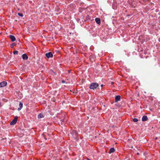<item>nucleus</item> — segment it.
<instances>
[{
  "label": "nucleus",
  "instance_id": "1",
  "mask_svg": "<svg viewBox=\"0 0 160 160\" xmlns=\"http://www.w3.org/2000/svg\"><path fill=\"white\" fill-rule=\"evenodd\" d=\"M98 86V84L97 83H93L89 86L91 89H94L96 88Z\"/></svg>",
  "mask_w": 160,
  "mask_h": 160
},
{
  "label": "nucleus",
  "instance_id": "2",
  "mask_svg": "<svg viewBox=\"0 0 160 160\" xmlns=\"http://www.w3.org/2000/svg\"><path fill=\"white\" fill-rule=\"evenodd\" d=\"M71 133L72 136L74 138H76L77 137L78 133L76 131L72 130Z\"/></svg>",
  "mask_w": 160,
  "mask_h": 160
},
{
  "label": "nucleus",
  "instance_id": "3",
  "mask_svg": "<svg viewBox=\"0 0 160 160\" xmlns=\"http://www.w3.org/2000/svg\"><path fill=\"white\" fill-rule=\"evenodd\" d=\"M18 119V117H15L14 119L11 122V125H14L17 122Z\"/></svg>",
  "mask_w": 160,
  "mask_h": 160
},
{
  "label": "nucleus",
  "instance_id": "4",
  "mask_svg": "<svg viewBox=\"0 0 160 160\" xmlns=\"http://www.w3.org/2000/svg\"><path fill=\"white\" fill-rule=\"evenodd\" d=\"M46 56L47 58H50L52 57L53 55L52 52H50L48 53H46Z\"/></svg>",
  "mask_w": 160,
  "mask_h": 160
},
{
  "label": "nucleus",
  "instance_id": "5",
  "mask_svg": "<svg viewBox=\"0 0 160 160\" xmlns=\"http://www.w3.org/2000/svg\"><path fill=\"white\" fill-rule=\"evenodd\" d=\"M7 83L6 82H3L0 83V87H2L7 85Z\"/></svg>",
  "mask_w": 160,
  "mask_h": 160
},
{
  "label": "nucleus",
  "instance_id": "6",
  "mask_svg": "<svg viewBox=\"0 0 160 160\" xmlns=\"http://www.w3.org/2000/svg\"><path fill=\"white\" fill-rule=\"evenodd\" d=\"M121 97L119 95L117 96L115 98V101L116 102H117L120 101Z\"/></svg>",
  "mask_w": 160,
  "mask_h": 160
},
{
  "label": "nucleus",
  "instance_id": "7",
  "mask_svg": "<svg viewBox=\"0 0 160 160\" xmlns=\"http://www.w3.org/2000/svg\"><path fill=\"white\" fill-rule=\"evenodd\" d=\"M9 37L12 42H14L16 40L15 37L13 35H10L9 36Z\"/></svg>",
  "mask_w": 160,
  "mask_h": 160
},
{
  "label": "nucleus",
  "instance_id": "8",
  "mask_svg": "<svg viewBox=\"0 0 160 160\" xmlns=\"http://www.w3.org/2000/svg\"><path fill=\"white\" fill-rule=\"evenodd\" d=\"M148 117L146 115L143 116L142 118V121H145L148 120Z\"/></svg>",
  "mask_w": 160,
  "mask_h": 160
},
{
  "label": "nucleus",
  "instance_id": "9",
  "mask_svg": "<svg viewBox=\"0 0 160 160\" xmlns=\"http://www.w3.org/2000/svg\"><path fill=\"white\" fill-rule=\"evenodd\" d=\"M96 22L98 24H100L101 23L100 19L98 18H96L95 19Z\"/></svg>",
  "mask_w": 160,
  "mask_h": 160
},
{
  "label": "nucleus",
  "instance_id": "10",
  "mask_svg": "<svg viewBox=\"0 0 160 160\" xmlns=\"http://www.w3.org/2000/svg\"><path fill=\"white\" fill-rule=\"evenodd\" d=\"M22 58L23 59L27 60L28 59V57L27 55L26 54H23L22 55Z\"/></svg>",
  "mask_w": 160,
  "mask_h": 160
},
{
  "label": "nucleus",
  "instance_id": "11",
  "mask_svg": "<svg viewBox=\"0 0 160 160\" xmlns=\"http://www.w3.org/2000/svg\"><path fill=\"white\" fill-rule=\"evenodd\" d=\"M22 106H23L22 103L21 102H20L19 104V106L20 108H18V111H20V110H21V108L22 107Z\"/></svg>",
  "mask_w": 160,
  "mask_h": 160
},
{
  "label": "nucleus",
  "instance_id": "12",
  "mask_svg": "<svg viewBox=\"0 0 160 160\" xmlns=\"http://www.w3.org/2000/svg\"><path fill=\"white\" fill-rule=\"evenodd\" d=\"M115 151V149L113 148H112L109 150L110 153L113 152Z\"/></svg>",
  "mask_w": 160,
  "mask_h": 160
},
{
  "label": "nucleus",
  "instance_id": "13",
  "mask_svg": "<svg viewBox=\"0 0 160 160\" xmlns=\"http://www.w3.org/2000/svg\"><path fill=\"white\" fill-rule=\"evenodd\" d=\"M38 118H41L43 117V116L42 114L40 113L38 115Z\"/></svg>",
  "mask_w": 160,
  "mask_h": 160
},
{
  "label": "nucleus",
  "instance_id": "14",
  "mask_svg": "<svg viewBox=\"0 0 160 160\" xmlns=\"http://www.w3.org/2000/svg\"><path fill=\"white\" fill-rule=\"evenodd\" d=\"M133 121L134 122H137L138 121V120L137 118H134L133 119Z\"/></svg>",
  "mask_w": 160,
  "mask_h": 160
},
{
  "label": "nucleus",
  "instance_id": "15",
  "mask_svg": "<svg viewBox=\"0 0 160 160\" xmlns=\"http://www.w3.org/2000/svg\"><path fill=\"white\" fill-rule=\"evenodd\" d=\"M16 45V44L15 43H13L11 45V48H13V47Z\"/></svg>",
  "mask_w": 160,
  "mask_h": 160
},
{
  "label": "nucleus",
  "instance_id": "16",
  "mask_svg": "<svg viewBox=\"0 0 160 160\" xmlns=\"http://www.w3.org/2000/svg\"><path fill=\"white\" fill-rule=\"evenodd\" d=\"M18 14L19 16L20 17H22L23 16V14L22 13H18Z\"/></svg>",
  "mask_w": 160,
  "mask_h": 160
},
{
  "label": "nucleus",
  "instance_id": "17",
  "mask_svg": "<svg viewBox=\"0 0 160 160\" xmlns=\"http://www.w3.org/2000/svg\"><path fill=\"white\" fill-rule=\"evenodd\" d=\"M13 53L14 54H18V51H15L13 52Z\"/></svg>",
  "mask_w": 160,
  "mask_h": 160
},
{
  "label": "nucleus",
  "instance_id": "18",
  "mask_svg": "<svg viewBox=\"0 0 160 160\" xmlns=\"http://www.w3.org/2000/svg\"><path fill=\"white\" fill-rule=\"evenodd\" d=\"M62 82L63 83H64L65 82V81L64 80H62Z\"/></svg>",
  "mask_w": 160,
  "mask_h": 160
},
{
  "label": "nucleus",
  "instance_id": "19",
  "mask_svg": "<svg viewBox=\"0 0 160 160\" xmlns=\"http://www.w3.org/2000/svg\"><path fill=\"white\" fill-rule=\"evenodd\" d=\"M103 86V84H102V85H101V87H102Z\"/></svg>",
  "mask_w": 160,
  "mask_h": 160
},
{
  "label": "nucleus",
  "instance_id": "20",
  "mask_svg": "<svg viewBox=\"0 0 160 160\" xmlns=\"http://www.w3.org/2000/svg\"><path fill=\"white\" fill-rule=\"evenodd\" d=\"M137 154L138 155V154H139V153H137Z\"/></svg>",
  "mask_w": 160,
  "mask_h": 160
}]
</instances>
